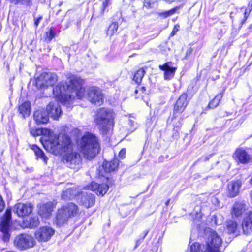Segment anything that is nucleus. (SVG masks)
<instances>
[{
    "label": "nucleus",
    "mask_w": 252,
    "mask_h": 252,
    "mask_svg": "<svg viewBox=\"0 0 252 252\" xmlns=\"http://www.w3.org/2000/svg\"><path fill=\"white\" fill-rule=\"evenodd\" d=\"M249 29L252 31V24L249 26Z\"/></svg>",
    "instance_id": "49"
},
{
    "label": "nucleus",
    "mask_w": 252,
    "mask_h": 252,
    "mask_svg": "<svg viewBox=\"0 0 252 252\" xmlns=\"http://www.w3.org/2000/svg\"><path fill=\"white\" fill-rule=\"evenodd\" d=\"M109 187L105 184H98L95 182H92L91 185L87 186L86 189L92 190L95 191L98 195L102 196L105 194L108 191Z\"/></svg>",
    "instance_id": "21"
},
{
    "label": "nucleus",
    "mask_w": 252,
    "mask_h": 252,
    "mask_svg": "<svg viewBox=\"0 0 252 252\" xmlns=\"http://www.w3.org/2000/svg\"><path fill=\"white\" fill-rule=\"evenodd\" d=\"M11 1L15 4H27L29 3L30 0H10Z\"/></svg>",
    "instance_id": "35"
},
{
    "label": "nucleus",
    "mask_w": 252,
    "mask_h": 252,
    "mask_svg": "<svg viewBox=\"0 0 252 252\" xmlns=\"http://www.w3.org/2000/svg\"><path fill=\"white\" fill-rule=\"evenodd\" d=\"M191 252H207L206 246L198 243H194L190 246Z\"/></svg>",
    "instance_id": "28"
},
{
    "label": "nucleus",
    "mask_w": 252,
    "mask_h": 252,
    "mask_svg": "<svg viewBox=\"0 0 252 252\" xmlns=\"http://www.w3.org/2000/svg\"><path fill=\"white\" fill-rule=\"evenodd\" d=\"M42 19V17L40 16L35 20L34 25L36 27H37L40 21Z\"/></svg>",
    "instance_id": "44"
},
{
    "label": "nucleus",
    "mask_w": 252,
    "mask_h": 252,
    "mask_svg": "<svg viewBox=\"0 0 252 252\" xmlns=\"http://www.w3.org/2000/svg\"><path fill=\"white\" fill-rule=\"evenodd\" d=\"M126 154V150L125 149H122L119 153V156L121 159H123L125 158Z\"/></svg>",
    "instance_id": "43"
},
{
    "label": "nucleus",
    "mask_w": 252,
    "mask_h": 252,
    "mask_svg": "<svg viewBox=\"0 0 252 252\" xmlns=\"http://www.w3.org/2000/svg\"><path fill=\"white\" fill-rule=\"evenodd\" d=\"M250 11H248V9H246L245 11V12H244V20H242V22H241V24H243L246 20H247V19L248 18L249 14H250Z\"/></svg>",
    "instance_id": "40"
},
{
    "label": "nucleus",
    "mask_w": 252,
    "mask_h": 252,
    "mask_svg": "<svg viewBox=\"0 0 252 252\" xmlns=\"http://www.w3.org/2000/svg\"><path fill=\"white\" fill-rule=\"evenodd\" d=\"M179 25H175L171 32V35L173 36L174 35H175L176 33L179 30Z\"/></svg>",
    "instance_id": "41"
},
{
    "label": "nucleus",
    "mask_w": 252,
    "mask_h": 252,
    "mask_svg": "<svg viewBox=\"0 0 252 252\" xmlns=\"http://www.w3.org/2000/svg\"><path fill=\"white\" fill-rule=\"evenodd\" d=\"M246 205L243 201L236 202L231 209L232 216L235 217L241 216L246 211Z\"/></svg>",
    "instance_id": "24"
},
{
    "label": "nucleus",
    "mask_w": 252,
    "mask_h": 252,
    "mask_svg": "<svg viewBox=\"0 0 252 252\" xmlns=\"http://www.w3.org/2000/svg\"><path fill=\"white\" fill-rule=\"evenodd\" d=\"M222 240L215 231L210 230L206 241L207 252H221Z\"/></svg>",
    "instance_id": "6"
},
{
    "label": "nucleus",
    "mask_w": 252,
    "mask_h": 252,
    "mask_svg": "<svg viewBox=\"0 0 252 252\" xmlns=\"http://www.w3.org/2000/svg\"><path fill=\"white\" fill-rule=\"evenodd\" d=\"M80 150L88 159L94 158L99 151V146L96 137L92 133L86 132L82 136L80 143Z\"/></svg>",
    "instance_id": "4"
},
{
    "label": "nucleus",
    "mask_w": 252,
    "mask_h": 252,
    "mask_svg": "<svg viewBox=\"0 0 252 252\" xmlns=\"http://www.w3.org/2000/svg\"><path fill=\"white\" fill-rule=\"evenodd\" d=\"M14 244L18 249L24 250L32 247L35 244V241L31 235L23 233L15 238Z\"/></svg>",
    "instance_id": "7"
},
{
    "label": "nucleus",
    "mask_w": 252,
    "mask_h": 252,
    "mask_svg": "<svg viewBox=\"0 0 252 252\" xmlns=\"http://www.w3.org/2000/svg\"><path fill=\"white\" fill-rule=\"evenodd\" d=\"M157 1L151 0H144L143 6L147 9H152Z\"/></svg>",
    "instance_id": "34"
},
{
    "label": "nucleus",
    "mask_w": 252,
    "mask_h": 252,
    "mask_svg": "<svg viewBox=\"0 0 252 252\" xmlns=\"http://www.w3.org/2000/svg\"><path fill=\"white\" fill-rule=\"evenodd\" d=\"M187 94L183 93L181 95L177 100L176 103L174 107V113H181L187 107L188 101L187 100Z\"/></svg>",
    "instance_id": "18"
},
{
    "label": "nucleus",
    "mask_w": 252,
    "mask_h": 252,
    "mask_svg": "<svg viewBox=\"0 0 252 252\" xmlns=\"http://www.w3.org/2000/svg\"><path fill=\"white\" fill-rule=\"evenodd\" d=\"M233 158L238 162L247 164L252 161V157L242 148L237 149L234 155Z\"/></svg>",
    "instance_id": "11"
},
{
    "label": "nucleus",
    "mask_w": 252,
    "mask_h": 252,
    "mask_svg": "<svg viewBox=\"0 0 252 252\" xmlns=\"http://www.w3.org/2000/svg\"><path fill=\"white\" fill-rule=\"evenodd\" d=\"M5 206V203L1 195H0V212H1Z\"/></svg>",
    "instance_id": "42"
},
{
    "label": "nucleus",
    "mask_w": 252,
    "mask_h": 252,
    "mask_svg": "<svg viewBox=\"0 0 252 252\" xmlns=\"http://www.w3.org/2000/svg\"><path fill=\"white\" fill-rule=\"evenodd\" d=\"M31 103L26 101L19 106L18 111L23 118L30 116L31 112Z\"/></svg>",
    "instance_id": "26"
},
{
    "label": "nucleus",
    "mask_w": 252,
    "mask_h": 252,
    "mask_svg": "<svg viewBox=\"0 0 252 252\" xmlns=\"http://www.w3.org/2000/svg\"><path fill=\"white\" fill-rule=\"evenodd\" d=\"M78 197L80 204L87 208L94 206L95 202L94 195L87 192L79 191Z\"/></svg>",
    "instance_id": "10"
},
{
    "label": "nucleus",
    "mask_w": 252,
    "mask_h": 252,
    "mask_svg": "<svg viewBox=\"0 0 252 252\" xmlns=\"http://www.w3.org/2000/svg\"><path fill=\"white\" fill-rule=\"evenodd\" d=\"M53 205L51 202L43 204L40 206L38 210V214L42 218H49L53 211Z\"/></svg>",
    "instance_id": "25"
},
{
    "label": "nucleus",
    "mask_w": 252,
    "mask_h": 252,
    "mask_svg": "<svg viewBox=\"0 0 252 252\" xmlns=\"http://www.w3.org/2000/svg\"><path fill=\"white\" fill-rule=\"evenodd\" d=\"M159 68L164 71V78L165 80L172 79L175 75L177 68L173 66V63L171 62H168L165 63L160 65Z\"/></svg>",
    "instance_id": "14"
},
{
    "label": "nucleus",
    "mask_w": 252,
    "mask_h": 252,
    "mask_svg": "<svg viewBox=\"0 0 252 252\" xmlns=\"http://www.w3.org/2000/svg\"><path fill=\"white\" fill-rule=\"evenodd\" d=\"M11 213L10 209H7L5 215L0 218V229L8 237L9 222L11 220Z\"/></svg>",
    "instance_id": "17"
},
{
    "label": "nucleus",
    "mask_w": 252,
    "mask_h": 252,
    "mask_svg": "<svg viewBox=\"0 0 252 252\" xmlns=\"http://www.w3.org/2000/svg\"><path fill=\"white\" fill-rule=\"evenodd\" d=\"M118 24L117 22H113L109 27L107 34L108 36H112L117 31Z\"/></svg>",
    "instance_id": "32"
},
{
    "label": "nucleus",
    "mask_w": 252,
    "mask_h": 252,
    "mask_svg": "<svg viewBox=\"0 0 252 252\" xmlns=\"http://www.w3.org/2000/svg\"><path fill=\"white\" fill-rule=\"evenodd\" d=\"M248 6L249 8V11L251 12V11L252 10V4L249 3Z\"/></svg>",
    "instance_id": "46"
},
{
    "label": "nucleus",
    "mask_w": 252,
    "mask_h": 252,
    "mask_svg": "<svg viewBox=\"0 0 252 252\" xmlns=\"http://www.w3.org/2000/svg\"><path fill=\"white\" fill-rule=\"evenodd\" d=\"M32 206L30 203H18L14 207V212L18 216L23 217L27 216L31 213L32 210Z\"/></svg>",
    "instance_id": "15"
},
{
    "label": "nucleus",
    "mask_w": 252,
    "mask_h": 252,
    "mask_svg": "<svg viewBox=\"0 0 252 252\" xmlns=\"http://www.w3.org/2000/svg\"><path fill=\"white\" fill-rule=\"evenodd\" d=\"M46 36L47 39H48L49 41L55 37V33L51 29H50L49 32H46Z\"/></svg>",
    "instance_id": "36"
},
{
    "label": "nucleus",
    "mask_w": 252,
    "mask_h": 252,
    "mask_svg": "<svg viewBox=\"0 0 252 252\" xmlns=\"http://www.w3.org/2000/svg\"><path fill=\"white\" fill-rule=\"evenodd\" d=\"M118 165L119 162L117 159L111 161H104L102 166L99 168L100 175L104 176V173L114 171L118 167Z\"/></svg>",
    "instance_id": "19"
},
{
    "label": "nucleus",
    "mask_w": 252,
    "mask_h": 252,
    "mask_svg": "<svg viewBox=\"0 0 252 252\" xmlns=\"http://www.w3.org/2000/svg\"><path fill=\"white\" fill-rule=\"evenodd\" d=\"M42 136L40 141L44 148L55 155H62V161L69 168L78 169L81 165L82 158L77 151L73 150V144L69 137L64 134Z\"/></svg>",
    "instance_id": "1"
},
{
    "label": "nucleus",
    "mask_w": 252,
    "mask_h": 252,
    "mask_svg": "<svg viewBox=\"0 0 252 252\" xmlns=\"http://www.w3.org/2000/svg\"><path fill=\"white\" fill-rule=\"evenodd\" d=\"M226 230L229 234H233L235 236L240 235L241 233V226L233 219L226 221L225 223Z\"/></svg>",
    "instance_id": "23"
},
{
    "label": "nucleus",
    "mask_w": 252,
    "mask_h": 252,
    "mask_svg": "<svg viewBox=\"0 0 252 252\" xmlns=\"http://www.w3.org/2000/svg\"><path fill=\"white\" fill-rule=\"evenodd\" d=\"M54 234V230L50 227L44 226L41 227L35 233L36 238L40 241H47Z\"/></svg>",
    "instance_id": "12"
},
{
    "label": "nucleus",
    "mask_w": 252,
    "mask_h": 252,
    "mask_svg": "<svg viewBox=\"0 0 252 252\" xmlns=\"http://www.w3.org/2000/svg\"><path fill=\"white\" fill-rule=\"evenodd\" d=\"M49 116L47 111L43 108H40L34 111L33 118L37 124H44L48 122Z\"/></svg>",
    "instance_id": "16"
},
{
    "label": "nucleus",
    "mask_w": 252,
    "mask_h": 252,
    "mask_svg": "<svg viewBox=\"0 0 252 252\" xmlns=\"http://www.w3.org/2000/svg\"><path fill=\"white\" fill-rule=\"evenodd\" d=\"M222 96H223V94L221 93H220V94H217L213 98V99L209 102V103L208 104V107L209 108H214L216 107H217L218 105L220 100L221 99Z\"/></svg>",
    "instance_id": "30"
},
{
    "label": "nucleus",
    "mask_w": 252,
    "mask_h": 252,
    "mask_svg": "<svg viewBox=\"0 0 252 252\" xmlns=\"http://www.w3.org/2000/svg\"><path fill=\"white\" fill-rule=\"evenodd\" d=\"M141 91H142V92H143L144 91H145V90H146V89H145V87H141Z\"/></svg>",
    "instance_id": "48"
},
{
    "label": "nucleus",
    "mask_w": 252,
    "mask_h": 252,
    "mask_svg": "<svg viewBox=\"0 0 252 252\" xmlns=\"http://www.w3.org/2000/svg\"><path fill=\"white\" fill-rule=\"evenodd\" d=\"M78 212V206L73 203H69L63 206L58 209L57 213V223L58 225L63 224L69 218L76 216Z\"/></svg>",
    "instance_id": "5"
},
{
    "label": "nucleus",
    "mask_w": 252,
    "mask_h": 252,
    "mask_svg": "<svg viewBox=\"0 0 252 252\" xmlns=\"http://www.w3.org/2000/svg\"><path fill=\"white\" fill-rule=\"evenodd\" d=\"M39 224V220L38 217L34 216L31 217L30 220V223L29 227L30 228H34L38 226Z\"/></svg>",
    "instance_id": "33"
},
{
    "label": "nucleus",
    "mask_w": 252,
    "mask_h": 252,
    "mask_svg": "<svg viewBox=\"0 0 252 252\" xmlns=\"http://www.w3.org/2000/svg\"><path fill=\"white\" fill-rule=\"evenodd\" d=\"M192 51V49L191 47H190L189 49H188L186 52V57L189 56L191 54Z\"/></svg>",
    "instance_id": "45"
},
{
    "label": "nucleus",
    "mask_w": 252,
    "mask_h": 252,
    "mask_svg": "<svg viewBox=\"0 0 252 252\" xmlns=\"http://www.w3.org/2000/svg\"><path fill=\"white\" fill-rule=\"evenodd\" d=\"M169 200H168V201L166 202V205H168V204L169 203Z\"/></svg>",
    "instance_id": "52"
},
{
    "label": "nucleus",
    "mask_w": 252,
    "mask_h": 252,
    "mask_svg": "<svg viewBox=\"0 0 252 252\" xmlns=\"http://www.w3.org/2000/svg\"><path fill=\"white\" fill-rule=\"evenodd\" d=\"M37 134H38V133H39V132H41V130H37Z\"/></svg>",
    "instance_id": "50"
},
{
    "label": "nucleus",
    "mask_w": 252,
    "mask_h": 252,
    "mask_svg": "<svg viewBox=\"0 0 252 252\" xmlns=\"http://www.w3.org/2000/svg\"><path fill=\"white\" fill-rule=\"evenodd\" d=\"M32 149L34 150L35 154L36 156V157L38 158H42L44 163H46L47 162L48 158L45 155L44 152L36 145L33 146Z\"/></svg>",
    "instance_id": "29"
},
{
    "label": "nucleus",
    "mask_w": 252,
    "mask_h": 252,
    "mask_svg": "<svg viewBox=\"0 0 252 252\" xmlns=\"http://www.w3.org/2000/svg\"><path fill=\"white\" fill-rule=\"evenodd\" d=\"M57 81L56 74L52 73H43L36 79V85L40 88L53 86Z\"/></svg>",
    "instance_id": "8"
},
{
    "label": "nucleus",
    "mask_w": 252,
    "mask_h": 252,
    "mask_svg": "<svg viewBox=\"0 0 252 252\" xmlns=\"http://www.w3.org/2000/svg\"><path fill=\"white\" fill-rule=\"evenodd\" d=\"M83 82L80 77L73 75L68 82H61L54 87L53 94L63 104L70 107L75 97L81 99L85 97V89L81 87Z\"/></svg>",
    "instance_id": "2"
},
{
    "label": "nucleus",
    "mask_w": 252,
    "mask_h": 252,
    "mask_svg": "<svg viewBox=\"0 0 252 252\" xmlns=\"http://www.w3.org/2000/svg\"><path fill=\"white\" fill-rule=\"evenodd\" d=\"M87 96L89 100L92 103L101 105L103 101V94L98 88L92 87L87 91Z\"/></svg>",
    "instance_id": "9"
},
{
    "label": "nucleus",
    "mask_w": 252,
    "mask_h": 252,
    "mask_svg": "<svg viewBox=\"0 0 252 252\" xmlns=\"http://www.w3.org/2000/svg\"><path fill=\"white\" fill-rule=\"evenodd\" d=\"M47 111L49 115L54 120H58L62 113L59 103L57 101L49 103L47 106Z\"/></svg>",
    "instance_id": "13"
},
{
    "label": "nucleus",
    "mask_w": 252,
    "mask_h": 252,
    "mask_svg": "<svg viewBox=\"0 0 252 252\" xmlns=\"http://www.w3.org/2000/svg\"><path fill=\"white\" fill-rule=\"evenodd\" d=\"M78 193L79 191L76 188L68 189L63 192L62 197L64 200L70 199L75 196H78Z\"/></svg>",
    "instance_id": "27"
},
{
    "label": "nucleus",
    "mask_w": 252,
    "mask_h": 252,
    "mask_svg": "<svg viewBox=\"0 0 252 252\" xmlns=\"http://www.w3.org/2000/svg\"><path fill=\"white\" fill-rule=\"evenodd\" d=\"M210 156H209V157H206L205 158H204V161H207V160H208L209 159V158H210Z\"/></svg>",
    "instance_id": "47"
},
{
    "label": "nucleus",
    "mask_w": 252,
    "mask_h": 252,
    "mask_svg": "<svg viewBox=\"0 0 252 252\" xmlns=\"http://www.w3.org/2000/svg\"><path fill=\"white\" fill-rule=\"evenodd\" d=\"M129 124L131 126L132 130H134L137 127V125L132 119L129 120Z\"/></svg>",
    "instance_id": "39"
},
{
    "label": "nucleus",
    "mask_w": 252,
    "mask_h": 252,
    "mask_svg": "<svg viewBox=\"0 0 252 252\" xmlns=\"http://www.w3.org/2000/svg\"><path fill=\"white\" fill-rule=\"evenodd\" d=\"M242 186V183L240 180L233 181L230 182L227 186L228 195L231 198L234 197L238 195Z\"/></svg>",
    "instance_id": "20"
},
{
    "label": "nucleus",
    "mask_w": 252,
    "mask_h": 252,
    "mask_svg": "<svg viewBox=\"0 0 252 252\" xmlns=\"http://www.w3.org/2000/svg\"><path fill=\"white\" fill-rule=\"evenodd\" d=\"M145 73V70L143 69H139L134 74L133 80L136 83L139 84L141 83L142 79Z\"/></svg>",
    "instance_id": "31"
},
{
    "label": "nucleus",
    "mask_w": 252,
    "mask_h": 252,
    "mask_svg": "<svg viewBox=\"0 0 252 252\" xmlns=\"http://www.w3.org/2000/svg\"><path fill=\"white\" fill-rule=\"evenodd\" d=\"M138 90H135V93L136 94L138 93Z\"/></svg>",
    "instance_id": "51"
},
{
    "label": "nucleus",
    "mask_w": 252,
    "mask_h": 252,
    "mask_svg": "<svg viewBox=\"0 0 252 252\" xmlns=\"http://www.w3.org/2000/svg\"><path fill=\"white\" fill-rule=\"evenodd\" d=\"M109 1L105 0L102 3V7H101V13L103 14L105 11V10L107 8L108 6Z\"/></svg>",
    "instance_id": "38"
},
{
    "label": "nucleus",
    "mask_w": 252,
    "mask_h": 252,
    "mask_svg": "<svg viewBox=\"0 0 252 252\" xmlns=\"http://www.w3.org/2000/svg\"><path fill=\"white\" fill-rule=\"evenodd\" d=\"M240 226L244 234H249L252 232V212L246 214Z\"/></svg>",
    "instance_id": "22"
},
{
    "label": "nucleus",
    "mask_w": 252,
    "mask_h": 252,
    "mask_svg": "<svg viewBox=\"0 0 252 252\" xmlns=\"http://www.w3.org/2000/svg\"><path fill=\"white\" fill-rule=\"evenodd\" d=\"M175 12V10L174 9H171L165 12L160 13V15H163L164 17H167L170 15H173Z\"/></svg>",
    "instance_id": "37"
},
{
    "label": "nucleus",
    "mask_w": 252,
    "mask_h": 252,
    "mask_svg": "<svg viewBox=\"0 0 252 252\" xmlns=\"http://www.w3.org/2000/svg\"><path fill=\"white\" fill-rule=\"evenodd\" d=\"M115 114L110 109L103 108L97 110L94 121L99 126L103 135L111 133L114 125Z\"/></svg>",
    "instance_id": "3"
}]
</instances>
